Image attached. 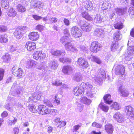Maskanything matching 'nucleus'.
<instances>
[{
  "instance_id": "nucleus-5",
  "label": "nucleus",
  "mask_w": 134,
  "mask_h": 134,
  "mask_svg": "<svg viewBox=\"0 0 134 134\" xmlns=\"http://www.w3.org/2000/svg\"><path fill=\"white\" fill-rule=\"evenodd\" d=\"M46 56V54L42 51H38L35 52L33 54V58L36 60L42 61Z\"/></svg>"
},
{
  "instance_id": "nucleus-63",
  "label": "nucleus",
  "mask_w": 134,
  "mask_h": 134,
  "mask_svg": "<svg viewBox=\"0 0 134 134\" xmlns=\"http://www.w3.org/2000/svg\"><path fill=\"white\" fill-rule=\"evenodd\" d=\"M48 20L50 22L52 23H56L57 20V19L54 17L50 18L48 19Z\"/></svg>"
},
{
  "instance_id": "nucleus-27",
  "label": "nucleus",
  "mask_w": 134,
  "mask_h": 134,
  "mask_svg": "<svg viewBox=\"0 0 134 134\" xmlns=\"http://www.w3.org/2000/svg\"><path fill=\"white\" fill-rule=\"evenodd\" d=\"M8 41V36L7 34L0 35V43H6Z\"/></svg>"
},
{
  "instance_id": "nucleus-52",
  "label": "nucleus",
  "mask_w": 134,
  "mask_h": 134,
  "mask_svg": "<svg viewBox=\"0 0 134 134\" xmlns=\"http://www.w3.org/2000/svg\"><path fill=\"white\" fill-rule=\"evenodd\" d=\"M24 92V88L22 87H20V91L18 90L14 94H13V96H15L16 97H18L21 94Z\"/></svg>"
},
{
  "instance_id": "nucleus-43",
  "label": "nucleus",
  "mask_w": 134,
  "mask_h": 134,
  "mask_svg": "<svg viewBox=\"0 0 134 134\" xmlns=\"http://www.w3.org/2000/svg\"><path fill=\"white\" fill-rule=\"evenodd\" d=\"M82 16L88 20H92L93 19L86 12H82Z\"/></svg>"
},
{
  "instance_id": "nucleus-26",
  "label": "nucleus",
  "mask_w": 134,
  "mask_h": 134,
  "mask_svg": "<svg viewBox=\"0 0 134 134\" xmlns=\"http://www.w3.org/2000/svg\"><path fill=\"white\" fill-rule=\"evenodd\" d=\"M65 53L64 50L62 49L59 50H52L51 51L52 54L56 56H59L63 55Z\"/></svg>"
},
{
  "instance_id": "nucleus-44",
  "label": "nucleus",
  "mask_w": 134,
  "mask_h": 134,
  "mask_svg": "<svg viewBox=\"0 0 134 134\" xmlns=\"http://www.w3.org/2000/svg\"><path fill=\"white\" fill-rule=\"evenodd\" d=\"M17 9L18 11L21 13L25 12L26 10V9L24 6L20 4H18L17 5Z\"/></svg>"
},
{
  "instance_id": "nucleus-19",
  "label": "nucleus",
  "mask_w": 134,
  "mask_h": 134,
  "mask_svg": "<svg viewBox=\"0 0 134 134\" xmlns=\"http://www.w3.org/2000/svg\"><path fill=\"white\" fill-rule=\"evenodd\" d=\"M118 89L119 92L121 96L124 97H126L129 95V92L126 90L121 85L119 87Z\"/></svg>"
},
{
  "instance_id": "nucleus-13",
  "label": "nucleus",
  "mask_w": 134,
  "mask_h": 134,
  "mask_svg": "<svg viewBox=\"0 0 134 134\" xmlns=\"http://www.w3.org/2000/svg\"><path fill=\"white\" fill-rule=\"evenodd\" d=\"M62 71L64 74L68 75L71 74L73 73L74 68L71 66L67 65L63 67Z\"/></svg>"
},
{
  "instance_id": "nucleus-32",
  "label": "nucleus",
  "mask_w": 134,
  "mask_h": 134,
  "mask_svg": "<svg viewBox=\"0 0 134 134\" xmlns=\"http://www.w3.org/2000/svg\"><path fill=\"white\" fill-rule=\"evenodd\" d=\"M111 96L109 94H106L103 97V99L104 102L106 103L110 104L112 102V100L111 99Z\"/></svg>"
},
{
  "instance_id": "nucleus-40",
  "label": "nucleus",
  "mask_w": 134,
  "mask_h": 134,
  "mask_svg": "<svg viewBox=\"0 0 134 134\" xmlns=\"http://www.w3.org/2000/svg\"><path fill=\"white\" fill-rule=\"evenodd\" d=\"M73 79L75 81H80L81 80L82 77L81 75L79 73H76L73 77Z\"/></svg>"
},
{
  "instance_id": "nucleus-46",
  "label": "nucleus",
  "mask_w": 134,
  "mask_h": 134,
  "mask_svg": "<svg viewBox=\"0 0 134 134\" xmlns=\"http://www.w3.org/2000/svg\"><path fill=\"white\" fill-rule=\"evenodd\" d=\"M46 63L45 62H43L40 65H38L37 67V69L40 70H44L47 68Z\"/></svg>"
},
{
  "instance_id": "nucleus-21",
  "label": "nucleus",
  "mask_w": 134,
  "mask_h": 134,
  "mask_svg": "<svg viewBox=\"0 0 134 134\" xmlns=\"http://www.w3.org/2000/svg\"><path fill=\"white\" fill-rule=\"evenodd\" d=\"M84 5L85 9L88 10H91L93 8L92 3L90 1H84Z\"/></svg>"
},
{
  "instance_id": "nucleus-34",
  "label": "nucleus",
  "mask_w": 134,
  "mask_h": 134,
  "mask_svg": "<svg viewBox=\"0 0 134 134\" xmlns=\"http://www.w3.org/2000/svg\"><path fill=\"white\" fill-rule=\"evenodd\" d=\"M18 120L16 118L12 117L8 120V122L9 125H14L17 122Z\"/></svg>"
},
{
  "instance_id": "nucleus-54",
  "label": "nucleus",
  "mask_w": 134,
  "mask_h": 134,
  "mask_svg": "<svg viewBox=\"0 0 134 134\" xmlns=\"http://www.w3.org/2000/svg\"><path fill=\"white\" fill-rule=\"evenodd\" d=\"M8 47L11 53H13L17 50L15 46L11 45L8 46Z\"/></svg>"
},
{
  "instance_id": "nucleus-22",
  "label": "nucleus",
  "mask_w": 134,
  "mask_h": 134,
  "mask_svg": "<svg viewBox=\"0 0 134 134\" xmlns=\"http://www.w3.org/2000/svg\"><path fill=\"white\" fill-rule=\"evenodd\" d=\"M113 37L114 40L118 41L121 40L122 37V35L120 33V31H118L114 34Z\"/></svg>"
},
{
  "instance_id": "nucleus-61",
  "label": "nucleus",
  "mask_w": 134,
  "mask_h": 134,
  "mask_svg": "<svg viewBox=\"0 0 134 134\" xmlns=\"http://www.w3.org/2000/svg\"><path fill=\"white\" fill-rule=\"evenodd\" d=\"M36 95V94H34L32 96L29 97L28 101L30 102L31 101H32L35 102H36V101L35 100V98Z\"/></svg>"
},
{
  "instance_id": "nucleus-55",
  "label": "nucleus",
  "mask_w": 134,
  "mask_h": 134,
  "mask_svg": "<svg viewBox=\"0 0 134 134\" xmlns=\"http://www.w3.org/2000/svg\"><path fill=\"white\" fill-rule=\"evenodd\" d=\"M8 28L6 26L4 25H0V32H3L7 31Z\"/></svg>"
},
{
  "instance_id": "nucleus-51",
  "label": "nucleus",
  "mask_w": 134,
  "mask_h": 134,
  "mask_svg": "<svg viewBox=\"0 0 134 134\" xmlns=\"http://www.w3.org/2000/svg\"><path fill=\"white\" fill-rule=\"evenodd\" d=\"M60 61L63 63H69L71 62V59L66 57H62L59 58Z\"/></svg>"
},
{
  "instance_id": "nucleus-3",
  "label": "nucleus",
  "mask_w": 134,
  "mask_h": 134,
  "mask_svg": "<svg viewBox=\"0 0 134 134\" xmlns=\"http://www.w3.org/2000/svg\"><path fill=\"white\" fill-rule=\"evenodd\" d=\"M79 25L83 31L87 32L90 31L91 29L92 26L91 24L85 21H80Z\"/></svg>"
},
{
  "instance_id": "nucleus-29",
  "label": "nucleus",
  "mask_w": 134,
  "mask_h": 134,
  "mask_svg": "<svg viewBox=\"0 0 134 134\" xmlns=\"http://www.w3.org/2000/svg\"><path fill=\"white\" fill-rule=\"evenodd\" d=\"M58 65V63L56 61L54 60L50 61L49 63L48 66L52 69H56Z\"/></svg>"
},
{
  "instance_id": "nucleus-25",
  "label": "nucleus",
  "mask_w": 134,
  "mask_h": 134,
  "mask_svg": "<svg viewBox=\"0 0 134 134\" xmlns=\"http://www.w3.org/2000/svg\"><path fill=\"white\" fill-rule=\"evenodd\" d=\"M3 62L6 63H9L11 59V55L8 53H5L2 56Z\"/></svg>"
},
{
  "instance_id": "nucleus-23",
  "label": "nucleus",
  "mask_w": 134,
  "mask_h": 134,
  "mask_svg": "<svg viewBox=\"0 0 134 134\" xmlns=\"http://www.w3.org/2000/svg\"><path fill=\"white\" fill-rule=\"evenodd\" d=\"M104 30L102 29H97L94 31V35L96 36L101 37L103 36Z\"/></svg>"
},
{
  "instance_id": "nucleus-53",
  "label": "nucleus",
  "mask_w": 134,
  "mask_h": 134,
  "mask_svg": "<svg viewBox=\"0 0 134 134\" xmlns=\"http://www.w3.org/2000/svg\"><path fill=\"white\" fill-rule=\"evenodd\" d=\"M91 60L92 61L95 62L98 64H100L101 63V61L98 58L96 57L93 56H92L91 57Z\"/></svg>"
},
{
  "instance_id": "nucleus-60",
  "label": "nucleus",
  "mask_w": 134,
  "mask_h": 134,
  "mask_svg": "<svg viewBox=\"0 0 134 134\" xmlns=\"http://www.w3.org/2000/svg\"><path fill=\"white\" fill-rule=\"evenodd\" d=\"M44 26L40 24L37 25L36 27V29L40 31V32L42 31L44 28Z\"/></svg>"
},
{
  "instance_id": "nucleus-7",
  "label": "nucleus",
  "mask_w": 134,
  "mask_h": 134,
  "mask_svg": "<svg viewBox=\"0 0 134 134\" xmlns=\"http://www.w3.org/2000/svg\"><path fill=\"white\" fill-rule=\"evenodd\" d=\"M101 47V44L97 42L93 41L91 43L90 50L91 52L96 53L100 50Z\"/></svg>"
},
{
  "instance_id": "nucleus-59",
  "label": "nucleus",
  "mask_w": 134,
  "mask_h": 134,
  "mask_svg": "<svg viewBox=\"0 0 134 134\" xmlns=\"http://www.w3.org/2000/svg\"><path fill=\"white\" fill-rule=\"evenodd\" d=\"M87 96L90 98H92L94 96V94L91 91H87Z\"/></svg>"
},
{
  "instance_id": "nucleus-36",
  "label": "nucleus",
  "mask_w": 134,
  "mask_h": 134,
  "mask_svg": "<svg viewBox=\"0 0 134 134\" xmlns=\"http://www.w3.org/2000/svg\"><path fill=\"white\" fill-rule=\"evenodd\" d=\"M99 108L103 111L107 112L109 109V107L103 103H100L99 105Z\"/></svg>"
},
{
  "instance_id": "nucleus-6",
  "label": "nucleus",
  "mask_w": 134,
  "mask_h": 134,
  "mask_svg": "<svg viewBox=\"0 0 134 134\" xmlns=\"http://www.w3.org/2000/svg\"><path fill=\"white\" fill-rule=\"evenodd\" d=\"M125 112L127 115L130 118L134 120V109L130 105L125 107Z\"/></svg>"
},
{
  "instance_id": "nucleus-57",
  "label": "nucleus",
  "mask_w": 134,
  "mask_h": 134,
  "mask_svg": "<svg viewBox=\"0 0 134 134\" xmlns=\"http://www.w3.org/2000/svg\"><path fill=\"white\" fill-rule=\"evenodd\" d=\"M4 72V70L2 68H0V81L3 78Z\"/></svg>"
},
{
  "instance_id": "nucleus-38",
  "label": "nucleus",
  "mask_w": 134,
  "mask_h": 134,
  "mask_svg": "<svg viewBox=\"0 0 134 134\" xmlns=\"http://www.w3.org/2000/svg\"><path fill=\"white\" fill-rule=\"evenodd\" d=\"M36 63V62L33 60L27 61L26 63V67L28 68H31L35 66Z\"/></svg>"
},
{
  "instance_id": "nucleus-10",
  "label": "nucleus",
  "mask_w": 134,
  "mask_h": 134,
  "mask_svg": "<svg viewBox=\"0 0 134 134\" xmlns=\"http://www.w3.org/2000/svg\"><path fill=\"white\" fill-rule=\"evenodd\" d=\"M38 112L42 115H46L50 113V111L46 106L41 105L38 106Z\"/></svg>"
},
{
  "instance_id": "nucleus-58",
  "label": "nucleus",
  "mask_w": 134,
  "mask_h": 134,
  "mask_svg": "<svg viewBox=\"0 0 134 134\" xmlns=\"http://www.w3.org/2000/svg\"><path fill=\"white\" fill-rule=\"evenodd\" d=\"M34 94H36V96L35 98L36 100H39L41 99V97L42 96V92H38L37 93H35Z\"/></svg>"
},
{
  "instance_id": "nucleus-20",
  "label": "nucleus",
  "mask_w": 134,
  "mask_h": 134,
  "mask_svg": "<svg viewBox=\"0 0 134 134\" xmlns=\"http://www.w3.org/2000/svg\"><path fill=\"white\" fill-rule=\"evenodd\" d=\"M29 38L31 40L36 41L39 38V35L37 32H33L29 35Z\"/></svg>"
},
{
  "instance_id": "nucleus-1",
  "label": "nucleus",
  "mask_w": 134,
  "mask_h": 134,
  "mask_svg": "<svg viewBox=\"0 0 134 134\" xmlns=\"http://www.w3.org/2000/svg\"><path fill=\"white\" fill-rule=\"evenodd\" d=\"M91 75L93 80L99 84L106 78L105 71L102 69L99 70L97 73L91 72Z\"/></svg>"
},
{
  "instance_id": "nucleus-56",
  "label": "nucleus",
  "mask_w": 134,
  "mask_h": 134,
  "mask_svg": "<svg viewBox=\"0 0 134 134\" xmlns=\"http://www.w3.org/2000/svg\"><path fill=\"white\" fill-rule=\"evenodd\" d=\"M44 103L47 106L50 107H53L52 104L51 102L47 99H45L43 101Z\"/></svg>"
},
{
  "instance_id": "nucleus-4",
  "label": "nucleus",
  "mask_w": 134,
  "mask_h": 134,
  "mask_svg": "<svg viewBox=\"0 0 134 134\" xmlns=\"http://www.w3.org/2000/svg\"><path fill=\"white\" fill-rule=\"evenodd\" d=\"M71 32L72 36L75 38L81 37L82 34L81 30L76 26H73L71 28Z\"/></svg>"
},
{
  "instance_id": "nucleus-9",
  "label": "nucleus",
  "mask_w": 134,
  "mask_h": 134,
  "mask_svg": "<svg viewBox=\"0 0 134 134\" xmlns=\"http://www.w3.org/2000/svg\"><path fill=\"white\" fill-rule=\"evenodd\" d=\"M14 66L12 69V73L15 76L20 78H21L23 75V71L21 68L16 69Z\"/></svg>"
},
{
  "instance_id": "nucleus-17",
  "label": "nucleus",
  "mask_w": 134,
  "mask_h": 134,
  "mask_svg": "<svg viewBox=\"0 0 134 134\" xmlns=\"http://www.w3.org/2000/svg\"><path fill=\"white\" fill-rule=\"evenodd\" d=\"M83 91V89L81 86V84L80 86L75 87L74 89V94L76 96H79L81 95Z\"/></svg>"
},
{
  "instance_id": "nucleus-18",
  "label": "nucleus",
  "mask_w": 134,
  "mask_h": 134,
  "mask_svg": "<svg viewBox=\"0 0 134 134\" xmlns=\"http://www.w3.org/2000/svg\"><path fill=\"white\" fill-rule=\"evenodd\" d=\"M81 86L84 90L85 88L88 90L87 91H91L93 89V87L91 84L88 82H82Z\"/></svg>"
},
{
  "instance_id": "nucleus-45",
  "label": "nucleus",
  "mask_w": 134,
  "mask_h": 134,
  "mask_svg": "<svg viewBox=\"0 0 134 134\" xmlns=\"http://www.w3.org/2000/svg\"><path fill=\"white\" fill-rule=\"evenodd\" d=\"M1 3L2 8L4 9H7L8 8L9 2L7 0H2Z\"/></svg>"
},
{
  "instance_id": "nucleus-33",
  "label": "nucleus",
  "mask_w": 134,
  "mask_h": 134,
  "mask_svg": "<svg viewBox=\"0 0 134 134\" xmlns=\"http://www.w3.org/2000/svg\"><path fill=\"white\" fill-rule=\"evenodd\" d=\"M60 42L63 44H68L71 41L69 37L66 36H65L62 37L60 40Z\"/></svg>"
},
{
  "instance_id": "nucleus-41",
  "label": "nucleus",
  "mask_w": 134,
  "mask_h": 134,
  "mask_svg": "<svg viewBox=\"0 0 134 134\" xmlns=\"http://www.w3.org/2000/svg\"><path fill=\"white\" fill-rule=\"evenodd\" d=\"M28 108L31 112L33 113L38 112V107H36L35 105H29L28 107Z\"/></svg>"
},
{
  "instance_id": "nucleus-2",
  "label": "nucleus",
  "mask_w": 134,
  "mask_h": 134,
  "mask_svg": "<svg viewBox=\"0 0 134 134\" xmlns=\"http://www.w3.org/2000/svg\"><path fill=\"white\" fill-rule=\"evenodd\" d=\"M9 100L10 101L9 103H6L4 105L5 108L7 110L10 111H12L16 110V108L14 106L13 104H15L14 102L16 100V99L14 98H10L9 97H8L7 101H9Z\"/></svg>"
},
{
  "instance_id": "nucleus-8",
  "label": "nucleus",
  "mask_w": 134,
  "mask_h": 134,
  "mask_svg": "<svg viewBox=\"0 0 134 134\" xmlns=\"http://www.w3.org/2000/svg\"><path fill=\"white\" fill-rule=\"evenodd\" d=\"M133 54H134V46H131L128 48L127 51L124 54V56L125 57L126 60H129L131 58L130 56Z\"/></svg>"
},
{
  "instance_id": "nucleus-30",
  "label": "nucleus",
  "mask_w": 134,
  "mask_h": 134,
  "mask_svg": "<svg viewBox=\"0 0 134 134\" xmlns=\"http://www.w3.org/2000/svg\"><path fill=\"white\" fill-rule=\"evenodd\" d=\"M105 130L108 133H111L113 130V126L111 124H108L105 126Z\"/></svg>"
},
{
  "instance_id": "nucleus-50",
  "label": "nucleus",
  "mask_w": 134,
  "mask_h": 134,
  "mask_svg": "<svg viewBox=\"0 0 134 134\" xmlns=\"http://www.w3.org/2000/svg\"><path fill=\"white\" fill-rule=\"evenodd\" d=\"M114 10L116 13L119 15H122L124 12V9L120 8H116Z\"/></svg>"
},
{
  "instance_id": "nucleus-15",
  "label": "nucleus",
  "mask_w": 134,
  "mask_h": 134,
  "mask_svg": "<svg viewBox=\"0 0 134 134\" xmlns=\"http://www.w3.org/2000/svg\"><path fill=\"white\" fill-rule=\"evenodd\" d=\"M25 47L28 51H33L36 48V44L33 42H27L26 43Z\"/></svg>"
},
{
  "instance_id": "nucleus-39",
  "label": "nucleus",
  "mask_w": 134,
  "mask_h": 134,
  "mask_svg": "<svg viewBox=\"0 0 134 134\" xmlns=\"http://www.w3.org/2000/svg\"><path fill=\"white\" fill-rule=\"evenodd\" d=\"M43 7V5L41 2L35 1L31 4V7L37 8H41Z\"/></svg>"
},
{
  "instance_id": "nucleus-64",
  "label": "nucleus",
  "mask_w": 134,
  "mask_h": 134,
  "mask_svg": "<svg viewBox=\"0 0 134 134\" xmlns=\"http://www.w3.org/2000/svg\"><path fill=\"white\" fill-rule=\"evenodd\" d=\"M59 124L58 125V127L59 128H61V127L65 126L66 124V122L63 121H60V122H59Z\"/></svg>"
},
{
  "instance_id": "nucleus-37",
  "label": "nucleus",
  "mask_w": 134,
  "mask_h": 134,
  "mask_svg": "<svg viewBox=\"0 0 134 134\" xmlns=\"http://www.w3.org/2000/svg\"><path fill=\"white\" fill-rule=\"evenodd\" d=\"M14 36L17 38H21L23 35L21 30L19 29H17L15 30L14 31Z\"/></svg>"
},
{
  "instance_id": "nucleus-62",
  "label": "nucleus",
  "mask_w": 134,
  "mask_h": 134,
  "mask_svg": "<svg viewBox=\"0 0 134 134\" xmlns=\"http://www.w3.org/2000/svg\"><path fill=\"white\" fill-rule=\"evenodd\" d=\"M92 126L93 127H95L99 128H100L102 127V125L101 124L95 122L92 123Z\"/></svg>"
},
{
  "instance_id": "nucleus-16",
  "label": "nucleus",
  "mask_w": 134,
  "mask_h": 134,
  "mask_svg": "<svg viewBox=\"0 0 134 134\" xmlns=\"http://www.w3.org/2000/svg\"><path fill=\"white\" fill-rule=\"evenodd\" d=\"M65 48L66 50L74 52H76L77 50L72 43H69L68 44H66L65 45Z\"/></svg>"
},
{
  "instance_id": "nucleus-42",
  "label": "nucleus",
  "mask_w": 134,
  "mask_h": 134,
  "mask_svg": "<svg viewBox=\"0 0 134 134\" xmlns=\"http://www.w3.org/2000/svg\"><path fill=\"white\" fill-rule=\"evenodd\" d=\"M111 108L114 110H119L121 108L120 104L117 102H114L111 105Z\"/></svg>"
},
{
  "instance_id": "nucleus-28",
  "label": "nucleus",
  "mask_w": 134,
  "mask_h": 134,
  "mask_svg": "<svg viewBox=\"0 0 134 134\" xmlns=\"http://www.w3.org/2000/svg\"><path fill=\"white\" fill-rule=\"evenodd\" d=\"M131 4L133 7H130L129 10V12L130 17L132 18L134 16V0H131Z\"/></svg>"
},
{
  "instance_id": "nucleus-35",
  "label": "nucleus",
  "mask_w": 134,
  "mask_h": 134,
  "mask_svg": "<svg viewBox=\"0 0 134 134\" xmlns=\"http://www.w3.org/2000/svg\"><path fill=\"white\" fill-rule=\"evenodd\" d=\"M94 21L96 23H100L103 22V18L99 14H97L94 19Z\"/></svg>"
},
{
  "instance_id": "nucleus-49",
  "label": "nucleus",
  "mask_w": 134,
  "mask_h": 134,
  "mask_svg": "<svg viewBox=\"0 0 134 134\" xmlns=\"http://www.w3.org/2000/svg\"><path fill=\"white\" fill-rule=\"evenodd\" d=\"M114 26L115 29L120 30L123 27V24L120 22L115 24Z\"/></svg>"
},
{
  "instance_id": "nucleus-47",
  "label": "nucleus",
  "mask_w": 134,
  "mask_h": 134,
  "mask_svg": "<svg viewBox=\"0 0 134 134\" xmlns=\"http://www.w3.org/2000/svg\"><path fill=\"white\" fill-rule=\"evenodd\" d=\"M119 48L118 44L116 43H113L111 46V49L113 52L117 51Z\"/></svg>"
},
{
  "instance_id": "nucleus-24",
  "label": "nucleus",
  "mask_w": 134,
  "mask_h": 134,
  "mask_svg": "<svg viewBox=\"0 0 134 134\" xmlns=\"http://www.w3.org/2000/svg\"><path fill=\"white\" fill-rule=\"evenodd\" d=\"M7 13L8 16L9 17L13 18L16 15V12L12 8H11L7 10Z\"/></svg>"
},
{
  "instance_id": "nucleus-12",
  "label": "nucleus",
  "mask_w": 134,
  "mask_h": 134,
  "mask_svg": "<svg viewBox=\"0 0 134 134\" xmlns=\"http://www.w3.org/2000/svg\"><path fill=\"white\" fill-rule=\"evenodd\" d=\"M77 63L80 67L83 69L86 68L88 66V62L86 59L82 58H79Z\"/></svg>"
},
{
  "instance_id": "nucleus-11",
  "label": "nucleus",
  "mask_w": 134,
  "mask_h": 134,
  "mask_svg": "<svg viewBox=\"0 0 134 134\" xmlns=\"http://www.w3.org/2000/svg\"><path fill=\"white\" fill-rule=\"evenodd\" d=\"M113 118L114 120L119 123H122L125 120V118L123 114L119 112L116 113L113 115Z\"/></svg>"
},
{
  "instance_id": "nucleus-14",
  "label": "nucleus",
  "mask_w": 134,
  "mask_h": 134,
  "mask_svg": "<svg viewBox=\"0 0 134 134\" xmlns=\"http://www.w3.org/2000/svg\"><path fill=\"white\" fill-rule=\"evenodd\" d=\"M125 68L122 65L117 66L115 68V73L117 75H123L125 73Z\"/></svg>"
},
{
  "instance_id": "nucleus-31",
  "label": "nucleus",
  "mask_w": 134,
  "mask_h": 134,
  "mask_svg": "<svg viewBox=\"0 0 134 134\" xmlns=\"http://www.w3.org/2000/svg\"><path fill=\"white\" fill-rule=\"evenodd\" d=\"M80 101L82 103L87 105H89L92 102L91 100L88 99L86 97H85L81 98L80 99Z\"/></svg>"
},
{
  "instance_id": "nucleus-48",
  "label": "nucleus",
  "mask_w": 134,
  "mask_h": 134,
  "mask_svg": "<svg viewBox=\"0 0 134 134\" xmlns=\"http://www.w3.org/2000/svg\"><path fill=\"white\" fill-rule=\"evenodd\" d=\"M52 84L55 86H58L61 85L62 84V82L61 81L58 79H56L55 80H53L52 81Z\"/></svg>"
}]
</instances>
